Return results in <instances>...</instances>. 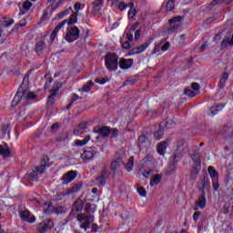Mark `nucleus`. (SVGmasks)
Masks as SVG:
<instances>
[{
	"label": "nucleus",
	"instance_id": "nucleus-7",
	"mask_svg": "<svg viewBox=\"0 0 233 233\" xmlns=\"http://www.w3.org/2000/svg\"><path fill=\"white\" fill-rule=\"evenodd\" d=\"M96 154H97V150L96 148L89 147L83 152L81 159L86 163H88L90 159H94V157H96Z\"/></svg>",
	"mask_w": 233,
	"mask_h": 233
},
{
	"label": "nucleus",
	"instance_id": "nucleus-15",
	"mask_svg": "<svg viewBox=\"0 0 233 233\" xmlns=\"http://www.w3.org/2000/svg\"><path fill=\"white\" fill-rule=\"evenodd\" d=\"M44 161H45V163L42 162V164L40 166H37L35 167L34 174H40V175L45 174V168H46V167H48V164L46 163V161H48V157H45Z\"/></svg>",
	"mask_w": 233,
	"mask_h": 233
},
{
	"label": "nucleus",
	"instance_id": "nucleus-49",
	"mask_svg": "<svg viewBox=\"0 0 233 233\" xmlns=\"http://www.w3.org/2000/svg\"><path fill=\"white\" fill-rule=\"evenodd\" d=\"M170 48V42H166L162 46L161 50L162 52H167Z\"/></svg>",
	"mask_w": 233,
	"mask_h": 233
},
{
	"label": "nucleus",
	"instance_id": "nucleus-6",
	"mask_svg": "<svg viewBox=\"0 0 233 233\" xmlns=\"http://www.w3.org/2000/svg\"><path fill=\"white\" fill-rule=\"evenodd\" d=\"M52 228H54V221H52L50 218H47L38 225L37 232L45 233L48 232V230H52Z\"/></svg>",
	"mask_w": 233,
	"mask_h": 233
},
{
	"label": "nucleus",
	"instance_id": "nucleus-58",
	"mask_svg": "<svg viewBox=\"0 0 233 233\" xmlns=\"http://www.w3.org/2000/svg\"><path fill=\"white\" fill-rule=\"evenodd\" d=\"M219 180H212V185H213V188H215V190H218V188H219Z\"/></svg>",
	"mask_w": 233,
	"mask_h": 233
},
{
	"label": "nucleus",
	"instance_id": "nucleus-17",
	"mask_svg": "<svg viewBox=\"0 0 233 233\" xmlns=\"http://www.w3.org/2000/svg\"><path fill=\"white\" fill-rule=\"evenodd\" d=\"M83 188V182H78L75 186H73L70 189H67L63 196H70V194H75V192H79V190Z\"/></svg>",
	"mask_w": 233,
	"mask_h": 233
},
{
	"label": "nucleus",
	"instance_id": "nucleus-62",
	"mask_svg": "<svg viewBox=\"0 0 233 233\" xmlns=\"http://www.w3.org/2000/svg\"><path fill=\"white\" fill-rule=\"evenodd\" d=\"M82 8H83V5H81V3H76V4L75 5V10H76V12H79V10H82Z\"/></svg>",
	"mask_w": 233,
	"mask_h": 233
},
{
	"label": "nucleus",
	"instance_id": "nucleus-20",
	"mask_svg": "<svg viewBox=\"0 0 233 233\" xmlns=\"http://www.w3.org/2000/svg\"><path fill=\"white\" fill-rule=\"evenodd\" d=\"M97 134L100 137H108L110 136V128L108 127H101L98 128Z\"/></svg>",
	"mask_w": 233,
	"mask_h": 233
},
{
	"label": "nucleus",
	"instance_id": "nucleus-54",
	"mask_svg": "<svg viewBox=\"0 0 233 233\" xmlns=\"http://www.w3.org/2000/svg\"><path fill=\"white\" fill-rule=\"evenodd\" d=\"M101 176L104 177H108V167H103Z\"/></svg>",
	"mask_w": 233,
	"mask_h": 233
},
{
	"label": "nucleus",
	"instance_id": "nucleus-42",
	"mask_svg": "<svg viewBox=\"0 0 233 233\" xmlns=\"http://www.w3.org/2000/svg\"><path fill=\"white\" fill-rule=\"evenodd\" d=\"M185 96H187L188 97H195L196 93L192 90V88L187 87L184 91Z\"/></svg>",
	"mask_w": 233,
	"mask_h": 233
},
{
	"label": "nucleus",
	"instance_id": "nucleus-61",
	"mask_svg": "<svg viewBox=\"0 0 233 233\" xmlns=\"http://www.w3.org/2000/svg\"><path fill=\"white\" fill-rule=\"evenodd\" d=\"M141 37V29H137L135 33V39L137 41Z\"/></svg>",
	"mask_w": 233,
	"mask_h": 233
},
{
	"label": "nucleus",
	"instance_id": "nucleus-60",
	"mask_svg": "<svg viewBox=\"0 0 233 233\" xmlns=\"http://www.w3.org/2000/svg\"><path fill=\"white\" fill-rule=\"evenodd\" d=\"M54 97H56V96H52V94L49 95L47 100L48 105H54Z\"/></svg>",
	"mask_w": 233,
	"mask_h": 233
},
{
	"label": "nucleus",
	"instance_id": "nucleus-9",
	"mask_svg": "<svg viewBox=\"0 0 233 233\" xmlns=\"http://www.w3.org/2000/svg\"><path fill=\"white\" fill-rule=\"evenodd\" d=\"M76 177H77V172H76L74 170H71V171L66 173L61 177L62 185H68L69 183H72V181H74V179H76Z\"/></svg>",
	"mask_w": 233,
	"mask_h": 233
},
{
	"label": "nucleus",
	"instance_id": "nucleus-30",
	"mask_svg": "<svg viewBox=\"0 0 233 233\" xmlns=\"http://www.w3.org/2000/svg\"><path fill=\"white\" fill-rule=\"evenodd\" d=\"M202 193L204 192V194H206V192H208V190H210V183L208 182V179H207V177H204L202 179Z\"/></svg>",
	"mask_w": 233,
	"mask_h": 233
},
{
	"label": "nucleus",
	"instance_id": "nucleus-8",
	"mask_svg": "<svg viewBox=\"0 0 233 233\" xmlns=\"http://www.w3.org/2000/svg\"><path fill=\"white\" fill-rule=\"evenodd\" d=\"M20 219L26 223H34L35 221V216L32 215L28 209H25L19 212Z\"/></svg>",
	"mask_w": 233,
	"mask_h": 233
},
{
	"label": "nucleus",
	"instance_id": "nucleus-44",
	"mask_svg": "<svg viewBox=\"0 0 233 233\" xmlns=\"http://www.w3.org/2000/svg\"><path fill=\"white\" fill-rule=\"evenodd\" d=\"M76 23H77V14L75 13L70 15L68 25H76Z\"/></svg>",
	"mask_w": 233,
	"mask_h": 233
},
{
	"label": "nucleus",
	"instance_id": "nucleus-56",
	"mask_svg": "<svg viewBox=\"0 0 233 233\" xmlns=\"http://www.w3.org/2000/svg\"><path fill=\"white\" fill-rule=\"evenodd\" d=\"M199 216H201V212L200 211H197L193 214V219L194 221H198V219H199Z\"/></svg>",
	"mask_w": 233,
	"mask_h": 233
},
{
	"label": "nucleus",
	"instance_id": "nucleus-23",
	"mask_svg": "<svg viewBox=\"0 0 233 233\" xmlns=\"http://www.w3.org/2000/svg\"><path fill=\"white\" fill-rule=\"evenodd\" d=\"M6 134H10V125L6 124V125H2L0 127V139H4L5 136H6Z\"/></svg>",
	"mask_w": 233,
	"mask_h": 233
},
{
	"label": "nucleus",
	"instance_id": "nucleus-10",
	"mask_svg": "<svg viewBox=\"0 0 233 233\" xmlns=\"http://www.w3.org/2000/svg\"><path fill=\"white\" fill-rule=\"evenodd\" d=\"M205 207H207V193L202 192V194L198 197V200L196 201L194 210H198V208L203 210Z\"/></svg>",
	"mask_w": 233,
	"mask_h": 233
},
{
	"label": "nucleus",
	"instance_id": "nucleus-2",
	"mask_svg": "<svg viewBox=\"0 0 233 233\" xmlns=\"http://www.w3.org/2000/svg\"><path fill=\"white\" fill-rule=\"evenodd\" d=\"M76 221H78L80 228H83L86 232L90 228V225L94 223V216L80 213L76 216Z\"/></svg>",
	"mask_w": 233,
	"mask_h": 233
},
{
	"label": "nucleus",
	"instance_id": "nucleus-53",
	"mask_svg": "<svg viewBox=\"0 0 233 233\" xmlns=\"http://www.w3.org/2000/svg\"><path fill=\"white\" fill-rule=\"evenodd\" d=\"M152 174H154V170L148 169V170H146V171L143 173V176H144V177H148V176H152Z\"/></svg>",
	"mask_w": 233,
	"mask_h": 233
},
{
	"label": "nucleus",
	"instance_id": "nucleus-13",
	"mask_svg": "<svg viewBox=\"0 0 233 233\" xmlns=\"http://www.w3.org/2000/svg\"><path fill=\"white\" fill-rule=\"evenodd\" d=\"M105 0H95L92 3V14H99L101 12V8H103V5Z\"/></svg>",
	"mask_w": 233,
	"mask_h": 233
},
{
	"label": "nucleus",
	"instance_id": "nucleus-41",
	"mask_svg": "<svg viewBox=\"0 0 233 233\" xmlns=\"http://www.w3.org/2000/svg\"><path fill=\"white\" fill-rule=\"evenodd\" d=\"M199 167H195L191 172V179L196 180L198 179V176H199Z\"/></svg>",
	"mask_w": 233,
	"mask_h": 233
},
{
	"label": "nucleus",
	"instance_id": "nucleus-12",
	"mask_svg": "<svg viewBox=\"0 0 233 233\" xmlns=\"http://www.w3.org/2000/svg\"><path fill=\"white\" fill-rule=\"evenodd\" d=\"M66 23H68V20H64L62 22H60L53 30L51 35H50V39L52 42L56 41V37H57V34L59 32V30H61L65 25H66Z\"/></svg>",
	"mask_w": 233,
	"mask_h": 233
},
{
	"label": "nucleus",
	"instance_id": "nucleus-4",
	"mask_svg": "<svg viewBox=\"0 0 233 233\" xmlns=\"http://www.w3.org/2000/svg\"><path fill=\"white\" fill-rule=\"evenodd\" d=\"M182 16H175L169 19V26L167 28V34L170 35L178 30L179 26H181Z\"/></svg>",
	"mask_w": 233,
	"mask_h": 233
},
{
	"label": "nucleus",
	"instance_id": "nucleus-25",
	"mask_svg": "<svg viewBox=\"0 0 233 233\" xmlns=\"http://www.w3.org/2000/svg\"><path fill=\"white\" fill-rule=\"evenodd\" d=\"M84 206H85V202H83L81 198H77L73 205V208L76 212H81V210H83Z\"/></svg>",
	"mask_w": 233,
	"mask_h": 233
},
{
	"label": "nucleus",
	"instance_id": "nucleus-26",
	"mask_svg": "<svg viewBox=\"0 0 233 233\" xmlns=\"http://www.w3.org/2000/svg\"><path fill=\"white\" fill-rule=\"evenodd\" d=\"M12 151H10L7 146L0 145V156H3L4 157H10Z\"/></svg>",
	"mask_w": 233,
	"mask_h": 233
},
{
	"label": "nucleus",
	"instance_id": "nucleus-35",
	"mask_svg": "<svg viewBox=\"0 0 233 233\" xmlns=\"http://www.w3.org/2000/svg\"><path fill=\"white\" fill-rule=\"evenodd\" d=\"M148 48V44H144L139 46H137L133 49L134 54H141V52H145Z\"/></svg>",
	"mask_w": 233,
	"mask_h": 233
},
{
	"label": "nucleus",
	"instance_id": "nucleus-57",
	"mask_svg": "<svg viewBox=\"0 0 233 233\" xmlns=\"http://www.w3.org/2000/svg\"><path fill=\"white\" fill-rule=\"evenodd\" d=\"M118 8L119 10L123 11V10H127V4L125 2H121L119 5H118Z\"/></svg>",
	"mask_w": 233,
	"mask_h": 233
},
{
	"label": "nucleus",
	"instance_id": "nucleus-47",
	"mask_svg": "<svg viewBox=\"0 0 233 233\" xmlns=\"http://www.w3.org/2000/svg\"><path fill=\"white\" fill-rule=\"evenodd\" d=\"M110 134L112 137H117L119 136V130L117 128H112L110 129Z\"/></svg>",
	"mask_w": 233,
	"mask_h": 233
},
{
	"label": "nucleus",
	"instance_id": "nucleus-37",
	"mask_svg": "<svg viewBox=\"0 0 233 233\" xmlns=\"http://www.w3.org/2000/svg\"><path fill=\"white\" fill-rule=\"evenodd\" d=\"M59 88H61V84H59V82H55V85L51 89V95L57 96V92L59 91Z\"/></svg>",
	"mask_w": 233,
	"mask_h": 233
},
{
	"label": "nucleus",
	"instance_id": "nucleus-50",
	"mask_svg": "<svg viewBox=\"0 0 233 233\" xmlns=\"http://www.w3.org/2000/svg\"><path fill=\"white\" fill-rule=\"evenodd\" d=\"M23 6H24L25 10H28L29 8H32V2L25 1V2H24Z\"/></svg>",
	"mask_w": 233,
	"mask_h": 233
},
{
	"label": "nucleus",
	"instance_id": "nucleus-19",
	"mask_svg": "<svg viewBox=\"0 0 233 233\" xmlns=\"http://www.w3.org/2000/svg\"><path fill=\"white\" fill-rule=\"evenodd\" d=\"M123 158H117L116 160H113L111 162V170L112 172H117V169L120 168V167L123 165Z\"/></svg>",
	"mask_w": 233,
	"mask_h": 233
},
{
	"label": "nucleus",
	"instance_id": "nucleus-1",
	"mask_svg": "<svg viewBox=\"0 0 233 233\" xmlns=\"http://www.w3.org/2000/svg\"><path fill=\"white\" fill-rule=\"evenodd\" d=\"M37 97V95L34 92L30 91L28 87L25 85H21L12 101L11 106H17V105H24L27 106L30 105L29 101H32V99H35Z\"/></svg>",
	"mask_w": 233,
	"mask_h": 233
},
{
	"label": "nucleus",
	"instance_id": "nucleus-48",
	"mask_svg": "<svg viewBox=\"0 0 233 233\" xmlns=\"http://www.w3.org/2000/svg\"><path fill=\"white\" fill-rule=\"evenodd\" d=\"M100 185H105L106 183V177H103L102 175L96 178Z\"/></svg>",
	"mask_w": 233,
	"mask_h": 233
},
{
	"label": "nucleus",
	"instance_id": "nucleus-29",
	"mask_svg": "<svg viewBox=\"0 0 233 233\" xmlns=\"http://www.w3.org/2000/svg\"><path fill=\"white\" fill-rule=\"evenodd\" d=\"M228 80V73H224L223 76L220 77V81L218 84V88H225V85H227V81Z\"/></svg>",
	"mask_w": 233,
	"mask_h": 233
},
{
	"label": "nucleus",
	"instance_id": "nucleus-55",
	"mask_svg": "<svg viewBox=\"0 0 233 233\" xmlns=\"http://www.w3.org/2000/svg\"><path fill=\"white\" fill-rule=\"evenodd\" d=\"M154 137H155L157 141H159V139H162V138H163V132H160V134H159V132L155 133V134H154Z\"/></svg>",
	"mask_w": 233,
	"mask_h": 233
},
{
	"label": "nucleus",
	"instance_id": "nucleus-46",
	"mask_svg": "<svg viewBox=\"0 0 233 233\" xmlns=\"http://www.w3.org/2000/svg\"><path fill=\"white\" fill-rule=\"evenodd\" d=\"M137 190L138 194L140 196H142L143 198H145L147 196V190H145L143 187H137Z\"/></svg>",
	"mask_w": 233,
	"mask_h": 233
},
{
	"label": "nucleus",
	"instance_id": "nucleus-18",
	"mask_svg": "<svg viewBox=\"0 0 233 233\" xmlns=\"http://www.w3.org/2000/svg\"><path fill=\"white\" fill-rule=\"evenodd\" d=\"M208 172L212 181L219 180V174L218 173V170H216V168H214V167L209 166L208 167Z\"/></svg>",
	"mask_w": 233,
	"mask_h": 233
},
{
	"label": "nucleus",
	"instance_id": "nucleus-14",
	"mask_svg": "<svg viewBox=\"0 0 233 233\" xmlns=\"http://www.w3.org/2000/svg\"><path fill=\"white\" fill-rule=\"evenodd\" d=\"M183 150H185L183 144L178 142L174 152V159H181L183 157Z\"/></svg>",
	"mask_w": 233,
	"mask_h": 233
},
{
	"label": "nucleus",
	"instance_id": "nucleus-31",
	"mask_svg": "<svg viewBox=\"0 0 233 233\" xmlns=\"http://www.w3.org/2000/svg\"><path fill=\"white\" fill-rule=\"evenodd\" d=\"M44 212L45 214H52L54 212V205L50 202H46L44 204Z\"/></svg>",
	"mask_w": 233,
	"mask_h": 233
},
{
	"label": "nucleus",
	"instance_id": "nucleus-59",
	"mask_svg": "<svg viewBox=\"0 0 233 233\" xmlns=\"http://www.w3.org/2000/svg\"><path fill=\"white\" fill-rule=\"evenodd\" d=\"M46 88H48L50 86V84L52 83V77L50 76H46Z\"/></svg>",
	"mask_w": 233,
	"mask_h": 233
},
{
	"label": "nucleus",
	"instance_id": "nucleus-5",
	"mask_svg": "<svg viewBox=\"0 0 233 233\" xmlns=\"http://www.w3.org/2000/svg\"><path fill=\"white\" fill-rule=\"evenodd\" d=\"M76 39H79V28L77 26H73L67 30L66 41H68V43H74Z\"/></svg>",
	"mask_w": 233,
	"mask_h": 233
},
{
	"label": "nucleus",
	"instance_id": "nucleus-39",
	"mask_svg": "<svg viewBox=\"0 0 233 233\" xmlns=\"http://www.w3.org/2000/svg\"><path fill=\"white\" fill-rule=\"evenodd\" d=\"M94 86V82L89 81L86 85L83 86L82 91L90 92L91 88Z\"/></svg>",
	"mask_w": 233,
	"mask_h": 233
},
{
	"label": "nucleus",
	"instance_id": "nucleus-3",
	"mask_svg": "<svg viewBox=\"0 0 233 233\" xmlns=\"http://www.w3.org/2000/svg\"><path fill=\"white\" fill-rule=\"evenodd\" d=\"M105 63L109 72H116L118 67L119 57L116 54H107L105 57Z\"/></svg>",
	"mask_w": 233,
	"mask_h": 233
},
{
	"label": "nucleus",
	"instance_id": "nucleus-24",
	"mask_svg": "<svg viewBox=\"0 0 233 233\" xmlns=\"http://www.w3.org/2000/svg\"><path fill=\"white\" fill-rule=\"evenodd\" d=\"M161 179H163V175L157 174L153 176L152 179L149 182L150 187H156V185H159L161 183Z\"/></svg>",
	"mask_w": 233,
	"mask_h": 233
},
{
	"label": "nucleus",
	"instance_id": "nucleus-52",
	"mask_svg": "<svg viewBox=\"0 0 233 233\" xmlns=\"http://www.w3.org/2000/svg\"><path fill=\"white\" fill-rule=\"evenodd\" d=\"M174 125H175V122L172 119L167 120L166 123L167 128H172V127H174Z\"/></svg>",
	"mask_w": 233,
	"mask_h": 233
},
{
	"label": "nucleus",
	"instance_id": "nucleus-21",
	"mask_svg": "<svg viewBox=\"0 0 233 233\" xmlns=\"http://www.w3.org/2000/svg\"><path fill=\"white\" fill-rule=\"evenodd\" d=\"M225 107V105L220 104V105H217V106H213L210 109H209V116H216L218 115L220 110H223V108Z\"/></svg>",
	"mask_w": 233,
	"mask_h": 233
},
{
	"label": "nucleus",
	"instance_id": "nucleus-64",
	"mask_svg": "<svg viewBox=\"0 0 233 233\" xmlns=\"http://www.w3.org/2000/svg\"><path fill=\"white\" fill-rule=\"evenodd\" d=\"M91 230L92 232H97V224H92Z\"/></svg>",
	"mask_w": 233,
	"mask_h": 233
},
{
	"label": "nucleus",
	"instance_id": "nucleus-36",
	"mask_svg": "<svg viewBox=\"0 0 233 233\" xmlns=\"http://www.w3.org/2000/svg\"><path fill=\"white\" fill-rule=\"evenodd\" d=\"M35 50L37 54H41L45 50V41H39L36 43Z\"/></svg>",
	"mask_w": 233,
	"mask_h": 233
},
{
	"label": "nucleus",
	"instance_id": "nucleus-27",
	"mask_svg": "<svg viewBox=\"0 0 233 233\" xmlns=\"http://www.w3.org/2000/svg\"><path fill=\"white\" fill-rule=\"evenodd\" d=\"M167 141H163L158 144L157 150L160 156H165V152L167 150Z\"/></svg>",
	"mask_w": 233,
	"mask_h": 233
},
{
	"label": "nucleus",
	"instance_id": "nucleus-43",
	"mask_svg": "<svg viewBox=\"0 0 233 233\" xmlns=\"http://www.w3.org/2000/svg\"><path fill=\"white\" fill-rule=\"evenodd\" d=\"M11 25H14V19L4 17L3 25L8 27L11 26Z\"/></svg>",
	"mask_w": 233,
	"mask_h": 233
},
{
	"label": "nucleus",
	"instance_id": "nucleus-38",
	"mask_svg": "<svg viewBox=\"0 0 233 233\" xmlns=\"http://www.w3.org/2000/svg\"><path fill=\"white\" fill-rule=\"evenodd\" d=\"M137 82V77L132 76V77L127 78V79L124 82V86H128V85H136Z\"/></svg>",
	"mask_w": 233,
	"mask_h": 233
},
{
	"label": "nucleus",
	"instance_id": "nucleus-51",
	"mask_svg": "<svg viewBox=\"0 0 233 233\" xmlns=\"http://www.w3.org/2000/svg\"><path fill=\"white\" fill-rule=\"evenodd\" d=\"M191 88H192L193 90H195V92L199 91V88H200L199 84H198V83H196V82L192 83V84H191Z\"/></svg>",
	"mask_w": 233,
	"mask_h": 233
},
{
	"label": "nucleus",
	"instance_id": "nucleus-63",
	"mask_svg": "<svg viewBox=\"0 0 233 233\" xmlns=\"http://www.w3.org/2000/svg\"><path fill=\"white\" fill-rule=\"evenodd\" d=\"M122 47L125 48L126 50H128V48H130V42H124L122 44Z\"/></svg>",
	"mask_w": 233,
	"mask_h": 233
},
{
	"label": "nucleus",
	"instance_id": "nucleus-22",
	"mask_svg": "<svg viewBox=\"0 0 233 233\" xmlns=\"http://www.w3.org/2000/svg\"><path fill=\"white\" fill-rule=\"evenodd\" d=\"M138 147L140 150H147V137L145 135H141L138 138Z\"/></svg>",
	"mask_w": 233,
	"mask_h": 233
},
{
	"label": "nucleus",
	"instance_id": "nucleus-28",
	"mask_svg": "<svg viewBox=\"0 0 233 233\" xmlns=\"http://www.w3.org/2000/svg\"><path fill=\"white\" fill-rule=\"evenodd\" d=\"M47 3L53 10H56V8H59L63 5V0H47Z\"/></svg>",
	"mask_w": 233,
	"mask_h": 233
},
{
	"label": "nucleus",
	"instance_id": "nucleus-40",
	"mask_svg": "<svg viewBox=\"0 0 233 233\" xmlns=\"http://www.w3.org/2000/svg\"><path fill=\"white\" fill-rule=\"evenodd\" d=\"M174 8H176L174 0H169L166 5V10H167V12H172V10H174Z\"/></svg>",
	"mask_w": 233,
	"mask_h": 233
},
{
	"label": "nucleus",
	"instance_id": "nucleus-45",
	"mask_svg": "<svg viewBox=\"0 0 233 233\" xmlns=\"http://www.w3.org/2000/svg\"><path fill=\"white\" fill-rule=\"evenodd\" d=\"M137 14V10L136 8L129 9L127 15L129 19H134L136 17V15Z\"/></svg>",
	"mask_w": 233,
	"mask_h": 233
},
{
	"label": "nucleus",
	"instance_id": "nucleus-11",
	"mask_svg": "<svg viewBox=\"0 0 233 233\" xmlns=\"http://www.w3.org/2000/svg\"><path fill=\"white\" fill-rule=\"evenodd\" d=\"M134 65V59L128 58H121L119 61V67L121 70H128V68H131L132 66Z\"/></svg>",
	"mask_w": 233,
	"mask_h": 233
},
{
	"label": "nucleus",
	"instance_id": "nucleus-32",
	"mask_svg": "<svg viewBox=\"0 0 233 233\" xmlns=\"http://www.w3.org/2000/svg\"><path fill=\"white\" fill-rule=\"evenodd\" d=\"M90 141V135H87L83 140L76 139L75 140V144L76 147H85L86 143Z\"/></svg>",
	"mask_w": 233,
	"mask_h": 233
},
{
	"label": "nucleus",
	"instance_id": "nucleus-16",
	"mask_svg": "<svg viewBox=\"0 0 233 233\" xmlns=\"http://www.w3.org/2000/svg\"><path fill=\"white\" fill-rule=\"evenodd\" d=\"M191 158L196 164V167H201V155H199V147H195V152L191 155Z\"/></svg>",
	"mask_w": 233,
	"mask_h": 233
},
{
	"label": "nucleus",
	"instance_id": "nucleus-33",
	"mask_svg": "<svg viewBox=\"0 0 233 233\" xmlns=\"http://www.w3.org/2000/svg\"><path fill=\"white\" fill-rule=\"evenodd\" d=\"M127 172H132L134 168V157H130L127 163L125 166Z\"/></svg>",
	"mask_w": 233,
	"mask_h": 233
},
{
	"label": "nucleus",
	"instance_id": "nucleus-34",
	"mask_svg": "<svg viewBox=\"0 0 233 233\" xmlns=\"http://www.w3.org/2000/svg\"><path fill=\"white\" fill-rule=\"evenodd\" d=\"M70 12H72V7L65 9L64 11L56 15V19H63L64 17H66V15H68Z\"/></svg>",
	"mask_w": 233,
	"mask_h": 233
}]
</instances>
